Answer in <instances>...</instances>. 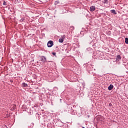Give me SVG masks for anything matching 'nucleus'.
<instances>
[{"mask_svg": "<svg viewBox=\"0 0 128 128\" xmlns=\"http://www.w3.org/2000/svg\"><path fill=\"white\" fill-rule=\"evenodd\" d=\"M48 48H52L54 46V42L52 40H49L47 44Z\"/></svg>", "mask_w": 128, "mask_h": 128, "instance_id": "f257e3e1", "label": "nucleus"}, {"mask_svg": "<svg viewBox=\"0 0 128 128\" xmlns=\"http://www.w3.org/2000/svg\"><path fill=\"white\" fill-rule=\"evenodd\" d=\"M98 42L96 41V40H93L90 43V44H91L92 46H94L96 45V44Z\"/></svg>", "mask_w": 128, "mask_h": 128, "instance_id": "f03ea898", "label": "nucleus"}, {"mask_svg": "<svg viewBox=\"0 0 128 128\" xmlns=\"http://www.w3.org/2000/svg\"><path fill=\"white\" fill-rule=\"evenodd\" d=\"M41 62H46V56H41Z\"/></svg>", "mask_w": 128, "mask_h": 128, "instance_id": "7ed1b4c3", "label": "nucleus"}, {"mask_svg": "<svg viewBox=\"0 0 128 128\" xmlns=\"http://www.w3.org/2000/svg\"><path fill=\"white\" fill-rule=\"evenodd\" d=\"M96 10V6H91L90 7V12H94Z\"/></svg>", "mask_w": 128, "mask_h": 128, "instance_id": "20e7f679", "label": "nucleus"}, {"mask_svg": "<svg viewBox=\"0 0 128 128\" xmlns=\"http://www.w3.org/2000/svg\"><path fill=\"white\" fill-rule=\"evenodd\" d=\"M114 88V85L110 84L108 86V90H112Z\"/></svg>", "mask_w": 128, "mask_h": 128, "instance_id": "39448f33", "label": "nucleus"}, {"mask_svg": "<svg viewBox=\"0 0 128 128\" xmlns=\"http://www.w3.org/2000/svg\"><path fill=\"white\" fill-rule=\"evenodd\" d=\"M120 60H122V57L120 56V55H118L116 58V60L118 62Z\"/></svg>", "mask_w": 128, "mask_h": 128, "instance_id": "423d86ee", "label": "nucleus"}, {"mask_svg": "<svg viewBox=\"0 0 128 128\" xmlns=\"http://www.w3.org/2000/svg\"><path fill=\"white\" fill-rule=\"evenodd\" d=\"M110 12L112 14H116V10H110Z\"/></svg>", "mask_w": 128, "mask_h": 128, "instance_id": "0eeeda50", "label": "nucleus"}, {"mask_svg": "<svg viewBox=\"0 0 128 128\" xmlns=\"http://www.w3.org/2000/svg\"><path fill=\"white\" fill-rule=\"evenodd\" d=\"M22 86L23 88H26V87H28V84L26 82H23L22 84Z\"/></svg>", "mask_w": 128, "mask_h": 128, "instance_id": "6e6552de", "label": "nucleus"}, {"mask_svg": "<svg viewBox=\"0 0 128 128\" xmlns=\"http://www.w3.org/2000/svg\"><path fill=\"white\" fill-rule=\"evenodd\" d=\"M102 4H108V0H104L102 2Z\"/></svg>", "mask_w": 128, "mask_h": 128, "instance_id": "1a4fd4ad", "label": "nucleus"}, {"mask_svg": "<svg viewBox=\"0 0 128 128\" xmlns=\"http://www.w3.org/2000/svg\"><path fill=\"white\" fill-rule=\"evenodd\" d=\"M59 42H64V38H60L58 40Z\"/></svg>", "mask_w": 128, "mask_h": 128, "instance_id": "9d476101", "label": "nucleus"}, {"mask_svg": "<svg viewBox=\"0 0 128 128\" xmlns=\"http://www.w3.org/2000/svg\"><path fill=\"white\" fill-rule=\"evenodd\" d=\"M125 43L126 44H128V38H125Z\"/></svg>", "mask_w": 128, "mask_h": 128, "instance_id": "9b49d317", "label": "nucleus"}, {"mask_svg": "<svg viewBox=\"0 0 128 128\" xmlns=\"http://www.w3.org/2000/svg\"><path fill=\"white\" fill-rule=\"evenodd\" d=\"M86 50H88V52H92V48H90V47L87 48Z\"/></svg>", "mask_w": 128, "mask_h": 128, "instance_id": "f8f14e48", "label": "nucleus"}, {"mask_svg": "<svg viewBox=\"0 0 128 128\" xmlns=\"http://www.w3.org/2000/svg\"><path fill=\"white\" fill-rule=\"evenodd\" d=\"M70 29L71 30H74V27L73 26H71L70 27Z\"/></svg>", "mask_w": 128, "mask_h": 128, "instance_id": "ddd939ff", "label": "nucleus"}, {"mask_svg": "<svg viewBox=\"0 0 128 128\" xmlns=\"http://www.w3.org/2000/svg\"><path fill=\"white\" fill-rule=\"evenodd\" d=\"M60 4V1H59V0L56 1V2H55V3H54V4H55V5H56V4Z\"/></svg>", "mask_w": 128, "mask_h": 128, "instance_id": "4468645a", "label": "nucleus"}, {"mask_svg": "<svg viewBox=\"0 0 128 128\" xmlns=\"http://www.w3.org/2000/svg\"><path fill=\"white\" fill-rule=\"evenodd\" d=\"M6 5H7L6 2V1H4L3 6H6Z\"/></svg>", "mask_w": 128, "mask_h": 128, "instance_id": "2eb2a0df", "label": "nucleus"}, {"mask_svg": "<svg viewBox=\"0 0 128 128\" xmlns=\"http://www.w3.org/2000/svg\"><path fill=\"white\" fill-rule=\"evenodd\" d=\"M62 38H63V40H64V38H66V35H63V36H62Z\"/></svg>", "mask_w": 128, "mask_h": 128, "instance_id": "dca6fc26", "label": "nucleus"}, {"mask_svg": "<svg viewBox=\"0 0 128 128\" xmlns=\"http://www.w3.org/2000/svg\"><path fill=\"white\" fill-rule=\"evenodd\" d=\"M52 54H53V56H56V54L54 52H52Z\"/></svg>", "mask_w": 128, "mask_h": 128, "instance_id": "f3484780", "label": "nucleus"}, {"mask_svg": "<svg viewBox=\"0 0 128 128\" xmlns=\"http://www.w3.org/2000/svg\"><path fill=\"white\" fill-rule=\"evenodd\" d=\"M51 104H52V106H54V103L52 102V100H51Z\"/></svg>", "mask_w": 128, "mask_h": 128, "instance_id": "a211bd4d", "label": "nucleus"}, {"mask_svg": "<svg viewBox=\"0 0 128 128\" xmlns=\"http://www.w3.org/2000/svg\"><path fill=\"white\" fill-rule=\"evenodd\" d=\"M112 106V103L109 104V106Z\"/></svg>", "mask_w": 128, "mask_h": 128, "instance_id": "6ab92c4d", "label": "nucleus"}, {"mask_svg": "<svg viewBox=\"0 0 128 128\" xmlns=\"http://www.w3.org/2000/svg\"><path fill=\"white\" fill-rule=\"evenodd\" d=\"M24 19H21V20H20V22H24Z\"/></svg>", "mask_w": 128, "mask_h": 128, "instance_id": "aec40b11", "label": "nucleus"}, {"mask_svg": "<svg viewBox=\"0 0 128 128\" xmlns=\"http://www.w3.org/2000/svg\"><path fill=\"white\" fill-rule=\"evenodd\" d=\"M60 102H62V99H60Z\"/></svg>", "mask_w": 128, "mask_h": 128, "instance_id": "412c9836", "label": "nucleus"}, {"mask_svg": "<svg viewBox=\"0 0 128 128\" xmlns=\"http://www.w3.org/2000/svg\"><path fill=\"white\" fill-rule=\"evenodd\" d=\"M48 62H50V61H48Z\"/></svg>", "mask_w": 128, "mask_h": 128, "instance_id": "4be33fe9", "label": "nucleus"}, {"mask_svg": "<svg viewBox=\"0 0 128 128\" xmlns=\"http://www.w3.org/2000/svg\"><path fill=\"white\" fill-rule=\"evenodd\" d=\"M12 82V80H11V82Z\"/></svg>", "mask_w": 128, "mask_h": 128, "instance_id": "5701e85b", "label": "nucleus"}, {"mask_svg": "<svg viewBox=\"0 0 128 128\" xmlns=\"http://www.w3.org/2000/svg\"><path fill=\"white\" fill-rule=\"evenodd\" d=\"M1 12H0V14Z\"/></svg>", "mask_w": 128, "mask_h": 128, "instance_id": "b1692460", "label": "nucleus"}]
</instances>
